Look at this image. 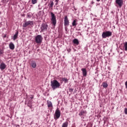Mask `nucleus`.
I'll return each instance as SVG.
<instances>
[{
	"mask_svg": "<svg viewBox=\"0 0 127 127\" xmlns=\"http://www.w3.org/2000/svg\"><path fill=\"white\" fill-rule=\"evenodd\" d=\"M5 37H6V35H4L3 36V38H5Z\"/></svg>",
	"mask_w": 127,
	"mask_h": 127,
	"instance_id": "c756f323",
	"label": "nucleus"
},
{
	"mask_svg": "<svg viewBox=\"0 0 127 127\" xmlns=\"http://www.w3.org/2000/svg\"><path fill=\"white\" fill-rule=\"evenodd\" d=\"M125 86L127 89V81L125 82Z\"/></svg>",
	"mask_w": 127,
	"mask_h": 127,
	"instance_id": "c85d7f7f",
	"label": "nucleus"
},
{
	"mask_svg": "<svg viewBox=\"0 0 127 127\" xmlns=\"http://www.w3.org/2000/svg\"><path fill=\"white\" fill-rule=\"evenodd\" d=\"M34 95H31L30 99H33Z\"/></svg>",
	"mask_w": 127,
	"mask_h": 127,
	"instance_id": "cd10ccee",
	"label": "nucleus"
},
{
	"mask_svg": "<svg viewBox=\"0 0 127 127\" xmlns=\"http://www.w3.org/2000/svg\"><path fill=\"white\" fill-rule=\"evenodd\" d=\"M81 71H82L83 76L86 77L87 76V70L86 68L81 69Z\"/></svg>",
	"mask_w": 127,
	"mask_h": 127,
	"instance_id": "9b49d317",
	"label": "nucleus"
},
{
	"mask_svg": "<svg viewBox=\"0 0 127 127\" xmlns=\"http://www.w3.org/2000/svg\"><path fill=\"white\" fill-rule=\"evenodd\" d=\"M48 27V26H47V25L43 24L41 28L42 31H43V30H46Z\"/></svg>",
	"mask_w": 127,
	"mask_h": 127,
	"instance_id": "9d476101",
	"label": "nucleus"
},
{
	"mask_svg": "<svg viewBox=\"0 0 127 127\" xmlns=\"http://www.w3.org/2000/svg\"><path fill=\"white\" fill-rule=\"evenodd\" d=\"M69 51H71V49H69Z\"/></svg>",
	"mask_w": 127,
	"mask_h": 127,
	"instance_id": "473e14b6",
	"label": "nucleus"
},
{
	"mask_svg": "<svg viewBox=\"0 0 127 127\" xmlns=\"http://www.w3.org/2000/svg\"><path fill=\"white\" fill-rule=\"evenodd\" d=\"M63 81H64V83H67V82H68V79H67L66 78H63Z\"/></svg>",
	"mask_w": 127,
	"mask_h": 127,
	"instance_id": "5701e85b",
	"label": "nucleus"
},
{
	"mask_svg": "<svg viewBox=\"0 0 127 127\" xmlns=\"http://www.w3.org/2000/svg\"><path fill=\"white\" fill-rule=\"evenodd\" d=\"M47 105H48V108H52L53 107V105H52V103L51 101H48Z\"/></svg>",
	"mask_w": 127,
	"mask_h": 127,
	"instance_id": "4468645a",
	"label": "nucleus"
},
{
	"mask_svg": "<svg viewBox=\"0 0 127 127\" xmlns=\"http://www.w3.org/2000/svg\"><path fill=\"white\" fill-rule=\"evenodd\" d=\"M32 24H33V22H32V21H28L23 24V27H27V26L32 25Z\"/></svg>",
	"mask_w": 127,
	"mask_h": 127,
	"instance_id": "0eeeda50",
	"label": "nucleus"
},
{
	"mask_svg": "<svg viewBox=\"0 0 127 127\" xmlns=\"http://www.w3.org/2000/svg\"><path fill=\"white\" fill-rule=\"evenodd\" d=\"M36 63L34 62L32 63L31 66L32 67V68H36Z\"/></svg>",
	"mask_w": 127,
	"mask_h": 127,
	"instance_id": "a211bd4d",
	"label": "nucleus"
},
{
	"mask_svg": "<svg viewBox=\"0 0 127 127\" xmlns=\"http://www.w3.org/2000/svg\"><path fill=\"white\" fill-rule=\"evenodd\" d=\"M115 2L119 7H122L124 4V0H116Z\"/></svg>",
	"mask_w": 127,
	"mask_h": 127,
	"instance_id": "39448f33",
	"label": "nucleus"
},
{
	"mask_svg": "<svg viewBox=\"0 0 127 127\" xmlns=\"http://www.w3.org/2000/svg\"><path fill=\"white\" fill-rule=\"evenodd\" d=\"M31 2L33 4H35L37 2V0H32Z\"/></svg>",
	"mask_w": 127,
	"mask_h": 127,
	"instance_id": "4be33fe9",
	"label": "nucleus"
},
{
	"mask_svg": "<svg viewBox=\"0 0 127 127\" xmlns=\"http://www.w3.org/2000/svg\"><path fill=\"white\" fill-rule=\"evenodd\" d=\"M97 1H100L101 0H96Z\"/></svg>",
	"mask_w": 127,
	"mask_h": 127,
	"instance_id": "7c9ffc66",
	"label": "nucleus"
},
{
	"mask_svg": "<svg viewBox=\"0 0 127 127\" xmlns=\"http://www.w3.org/2000/svg\"><path fill=\"white\" fill-rule=\"evenodd\" d=\"M3 54V51L2 50H0V55Z\"/></svg>",
	"mask_w": 127,
	"mask_h": 127,
	"instance_id": "bb28decb",
	"label": "nucleus"
},
{
	"mask_svg": "<svg viewBox=\"0 0 127 127\" xmlns=\"http://www.w3.org/2000/svg\"><path fill=\"white\" fill-rule=\"evenodd\" d=\"M55 1H56V5H58V2H59V0H55Z\"/></svg>",
	"mask_w": 127,
	"mask_h": 127,
	"instance_id": "393cba45",
	"label": "nucleus"
},
{
	"mask_svg": "<svg viewBox=\"0 0 127 127\" xmlns=\"http://www.w3.org/2000/svg\"><path fill=\"white\" fill-rule=\"evenodd\" d=\"M9 47L10 49L13 50V49H14V45L12 43H10L9 44Z\"/></svg>",
	"mask_w": 127,
	"mask_h": 127,
	"instance_id": "ddd939ff",
	"label": "nucleus"
},
{
	"mask_svg": "<svg viewBox=\"0 0 127 127\" xmlns=\"http://www.w3.org/2000/svg\"><path fill=\"white\" fill-rule=\"evenodd\" d=\"M102 38H107V37H110L112 36V32L111 31H106L104 32L102 34Z\"/></svg>",
	"mask_w": 127,
	"mask_h": 127,
	"instance_id": "7ed1b4c3",
	"label": "nucleus"
},
{
	"mask_svg": "<svg viewBox=\"0 0 127 127\" xmlns=\"http://www.w3.org/2000/svg\"><path fill=\"white\" fill-rule=\"evenodd\" d=\"M125 115H127V108L125 109Z\"/></svg>",
	"mask_w": 127,
	"mask_h": 127,
	"instance_id": "a878e982",
	"label": "nucleus"
},
{
	"mask_svg": "<svg viewBox=\"0 0 127 127\" xmlns=\"http://www.w3.org/2000/svg\"><path fill=\"white\" fill-rule=\"evenodd\" d=\"M73 43H74V44H76V45H79V41L77 39H73Z\"/></svg>",
	"mask_w": 127,
	"mask_h": 127,
	"instance_id": "2eb2a0df",
	"label": "nucleus"
},
{
	"mask_svg": "<svg viewBox=\"0 0 127 127\" xmlns=\"http://www.w3.org/2000/svg\"><path fill=\"white\" fill-rule=\"evenodd\" d=\"M60 83L57 80H54L51 81V87L53 90H56V89L60 88Z\"/></svg>",
	"mask_w": 127,
	"mask_h": 127,
	"instance_id": "f257e3e1",
	"label": "nucleus"
},
{
	"mask_svg": "<svg viewBox=\"0 0 127 127\" xmlns=\"http://www.w3.org/2000/svg\"><path fill=\"white\" fill-rule=\"evenodd\" d=\"M72 26H76V25H77V19H75L73 20V22H72Z\"/></svg>",
	"mask_w": 127,
	"mask_h": 127,
	"instance_id": "dca6fc26",
	"label": "nucleus"
},
{
	"mask_svg": "<svg viewBox=\"0 0 127 127\" xmlns=\"http://www.w3.org/2000/svg\"><path fill=\"white\" fill-rule=\"evenodd\" d=\"M35 41L36 43L40 44L42 42V37L40 35H38L35 39Z\"/></svg>",
	"mask_w": 127,
	"mask_h": 127,
	"instance_id": "20e7f679",
	"label": "nucleus"
},
{
	"mask_svg": "<svg viewBox=\"0 0 127 127\" xmlns=\"http://www.w3.org/2000/svg\"><path fill=\"white\" fill-rule=\"evenodd\" d=\"M70 91H73V90H72V89H70Z\"/></svg>",
	"mask_w": 127,
	"mask_h": 127,
	"instance_id": "2f4dec72",
	"label": "nucleus"
},
{
	"mask_svg": "<svg viewBox=\"0 0 127 127\" xmlns=\"http://www.w3.org/2000/svg\"><path fill=\"white\" fill-rule=\"evenodd\" d=\"M53 5H54V3L53 2V1H52L50 4V7H53Z\"/></svg>",
	"mask_w": 127,
	"mask_h": 127,
	"instance_id": "b1692460",
	"label": "nucleus"
},
{
	"mask_svg": "<svg viewBox=\"0 0 127 127\" xmlns=\"http://www.w3.org/2000/svg\"><path fill=\"white\" fill-rule=\"evenodd\" d=\"M51 15L52 16V18L51 19L52 23L54 26H55V25H56V16H55V14H54L53 12H51Z\"/></svg>",
	"mask_w": 127,
	"mask_h": 127,
	"instance_id": "f03ea898",
	"label": "nucleus"
},
{
	"mask_svg": "<svg viewBox=\"0 0 127 127\" xmlns=\"http://www.w3.org/2000/svg\"><path fill=\"white\" fill-rule=\"evenodd\" d=\"M86 113V112L84 110H82L80 113L79 114L80 116H84L85 114Z\"/></svg>",
	"mask_w": 127,
	"mask_h": 127,
	"instance_id": "6ab92c4d",
	"label": "nucleus"
},
{
	"mask_svg": "<svg viewBox=\"0 0 127 127\" xmlns=\"http://www.w3.org/2000/svg\"><path fill=\"white\" fill-rule=\"evenodd\" d=\"M18 36V31H17L15 34L14 35L13 37V40H15L16 39H17V37Z\"/></svg>",
	"mask_w": 127,
	"mask_h": 127,
	"instance_id": "f8f14e48",
	"label": "nucleus"
},
{
	"mask_svg": "<svg viewBox=\"0 0 127 127\" xmlns=\"http://www.w3.org/2000/svg\"><path fill=\"white\" fill-rule=\"evenodd\" d=\"M60 116H61V113H60V110H59V109H57L55 112V119H57V120L59 119V118H60Z\"/></svg>",
	"mask_w": 127,
	"mask_h": 127,
	"instance_id": "423d86ee",
	"label": "nucleus"
},
{
	"mask_svg": "<svg viewBox=\"0 0 127 127\" xmlns=\"http://www.w3.org/2000/svg\"><path fill=\"white\" fill-rule=\"evenodd\" d=\"M124 47L125 51H127V42L124 43Z\"/></svg>",
	"mask_w": 127,
	"mask_h": 127,
	"instance_id": "412c9836",
	"label": "nucleus"
},
{
	"mask_svg": "<svg viewBox=\"0 0 127 127\" xmlns=\"http://www.w3.org/2000/svg\"><path fill=\"white\" fill-rule=\"evenodd\" d=\"M102 85L103 88H107L108 87V84L106 82H103Z\"/></svg>",
	"mask_w": 127,
	"mask_h": 127,
	"instance_id": "aec40b11",
	"label": "nucleus"
},
{
	"mask_svg": "<svg viewBox=\"0 0 127 127\" xmlns=\"http://www.w3.org/2000/svg\"><path fill=\"white\" fill-rule=\"evenodd\" d=\"M5 68H6V65L3 63H1L0 65V69L1 70H4Z\"/></svg>",
	"mask_w": 127,
	"mask_h": 127,
	"instance_id": "1a4fd4ad",
	"label": "nucleus"
},
{
	"mask_svg": "<svg viewBox=\"0 0 127 127\" xmlns=\"http://www.w3.org/2000/svg\"><path fill=\"white\" fill-rule=\"evenodd\" d=\"M68 127V122H64L62 127Z\"/></svg>",
	"mask_w": 127,
	"mask_h": 127,
	"instance_id": "f3484780",
	"label": "nucleus"
},
{
	"mask_svg": "<svg viewBox=\"0 0 127 127\" xmlns=\"http://www.w3.org/2000/svg\"><path fill=\"white\" fill-rule=\"evenodd\" d=\"M69 19H68V17L67 16H65L64 18V26H68L69 25Z\"/></svg>",
	"mask_w": 127,
	"mask_h": 127,
	"instance_id": "6e6552de",
	"label": "nucleus"
}]
</instances>
